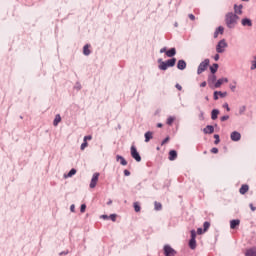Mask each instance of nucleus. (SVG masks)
Instances as JSON below:
<instances>
[{
	"label": "nucleus",
	"mask_w": 256,
	"mask_h": 256,
	"mask_svg": "<svg viewBox=\"0 0 256 256\" xmlns=\"http://www.w3.org/2000/svg\"><path fill=\"white\" fill-rule=\"evenodd\" d=\"M239 21V16L232 12H228L225 15V23L227 25L228 29H234L235 25H237V22Z\"/></svg>",
	"instance_id": "obj_1"
},
{
	"label": "nucleus",
	"mask_w": 256,
	"mask_h": 256,
	"mask_svg": "<svg viewBox=\"0 0 256 256\" xmlns=\"http://www.w3.org/2000/svg\"><path fill=\"white\" fill-rule=\"evenodd\" d=\"M196 237H197V232H195V230H191V239L189 241L190 249H196L197 247V240H195Z\"/></svg>",
	"instance_id": "obj_2"
},
{
	"label": "nucleus",
	"mask_w": 256,
	"mask_h": 256,
	"mask_svg": "<svg viewBox=\"0 0 256 256\" xmlns=\"http://www.w3.org/2000/svg\"><path fill=\"white\" fill-rule=\"evenodd\" d=\"M207 67H209V59H205L203 62L200 63L197 70L198 75H201V73L206 71Z\"/></svg>",
	"instance_id": "obj_3"
},
{
	"label": "nucleus",
	"mask_w": 256,
	"mask_h": 256,
	"mask_svg": "<svg viewBox=\"0 0 256 256\" xmlns=\"http://www.w3.org/2000/svg\"><path fill=\"white\" fill-rule=\"evenodd\" d=\"M164 255L165 256H175L177 255V251L173 249L170 245H165L164 246Z\"/></svg>",
	"instance_id": "obj_4"
},
{
	"label": "nucleus",
	"mask_w": 256,
	"mask_h": 256,
	"mask_svg": "<svg viewBox=\"0 0 256 256\" xmlns=\"http://www.w3.org/2000/svg\"><path fill=\"white\" fill-rule=\"evenodd\" d=\"M99 181V172L93 174L91 182H90V189H95L97 187V183Z\"/></svg>",
	"instance_id": "obj_5"
},
{
	"label": "nucleus",
	"mask_w": 256,
	"mask_h": 256,
	"mask_svg": "<svg viewBox=\"0 0 256 256\" xmlns=\"http://www.w3.org/2000/svg\"><path fill=\"white\" fill-rule=\"evenodd\" d=\"M131 156L138 163L141 162V155H139V152H137V148H135V146H131Z\"/></svg>",
	"instance_id": "obj_6"
},
{
	"label": "nucleus",
	"mask_w": 256,
	"mask_h": 256,
	"mask_svg": "<svg viewBox=\"0 0 256 256\" xmlns=\"http://www.w3.org/2000/svg\"><path fill=\"white\" fill-rule=\"evenodd\" d=\"M227 47V42L225 40H221L217 46H216V51L217 53H223L225 51V48Z\"/></svg>",
	"instance_id": "obj_7"
},
{
	"label": "nucleus",
	"mask_w": 256,
	"mask_h": 256,
	"mask_svg": "<svg viewBox=\"0 0 256 256\" xmlns=\"http://www.w3.org/2000/svg\"><path fill=\"white\" fill-rule=\"evenodd\" d=\"M230 139L232 141H241V133H239L237 131L232 132L230 135Z\"/></svg>",
	"instance_id": "obj_8"
},
{
	"label": "nucleus",
	"mask_w": 256,
	"mask_h": 256,
	"mask_svg": "<svg viewBox=\"0 0 256 256\" xmlns=\"http://www.w3.org/2000/svg\"><path fill=\"white\" fill-rule=\"evenodd\" d=\"M234 15H243V5H234Z\"/></svg>",
	"instance_id": "obj_9"
},
{
	"label": "nucleus",
	"mask_w": 256,
	"mask_h": 256,
	"mask_svg": "<svg viewBox=\"0 0 256 256\" xmlns=\"http://www.w3.org/2000/svg\"><path fill=\"white\" fill-rule=\"evenodd\" d=\"M241 24L243 25V27H253V22L249 18H243L241 20Z\"/></svg>",
	"instance_id": "obj_10"
},
{
	"label": "nucleus",
	"mask_w": 256,
	"mask_h": 256,
	"mask_svg": "<svg viewBox=\"0 0 256 256\" xmlns=\"http://www.w3.org/2000/svg\"><path fill=\"white\" fill-rule=\"evenodd\" d=\"M177 69H180V71L187 69V62H185V60H179L177 63Z\"/></svg>",
	"instance_id": "obj_11"
},
{
	"label": "nucleus",
	"mask_w": 256,
	"mask_h": 256,
	"mask_svg": "<svg viewBox=\"0 0 256 256\" xmlns=\"http://www.w3.org/2000/svg\"><path fill=\"white\" fill-rule=\"evenodd\" d=\"M223 83H229V79H227V78L218 79L217 82L215 83L214 87L216 89H219V87H221V84H223Z\"/></svg>",
	"instance_id": "obj_12"
},
{
	"label": "nucleus",
	"mask_w": 256,
	"mask_h": 256,
	"mask_svg": "<svg viewBox=\"0 0 256 256\" xmlns=\"http://www.w3.org/2000/svg\"><path fill=\"white\" fill-rule=\"evenodd\" d=\"M204 133L206 135H211L212 133L215 132V128L211 125H207L204 129H203Z\"/></svg>",
	"instance_id": "obj_13"
},
{
	"label": "nucleus",
	"mask_w": 256,
	"mask_h": 256,
	"mask_svg": "<svg viewBox=\"0 0 256 256\" xmlns=\"http://www.w3.org/2000/svg\"><path fill=\"white\" fill-rule=\"evenodd\" d=\"M224 31H225V28H223V26H219L214 32V39H217L219 37V33L220 35H223Z\"/></svg>",
	"instance_id": "obj_14"
},
{
	"label": "nucleus",
	"mask_w": 256,
	"mask_h": 256,
	"mask_svg": "<svg viewBox=\"0 0 256 256\" xmlns=\"http://www.w3.org/2000/svg\"><path fill=\"white\" fill-rule=\"evenodd\" d=\"M248 191H249V185L247 184L242 185L239 189V193L241 195H245V193H247Z\"/></svg>",
	"instance_id": "obj_15"
},
{
	"label": "nucleus",
	"mask_w": 256,
	"mask_h": 256,
	"mask_svg": "<svg viewBox=\"0 0 256 256\" xmlns=\"http://www.w3.org/2000/svg\"><path fill=\"white\" fill-rule=\"evenodd\" d=\"M246 256H256V247H252L246 250Z\"/></svg>",
	"instance_id": "obj_16"
},
{
	"label": "nucleus",
	"mask_w": 256,
	"mask_h": 256,
	"mask_svg": "<svg viewBox=\"0 0 256 256\" xmlns=\"http://www.w3.org/2000/svg\"><path fill=\"white\" fill-rule=\"evenodd\" d=\"M144 137H145V143H149V141L153 139V132L151 131L146 132Z\"/></svg>",
	"instance_id": "obj_17"
},
{
	"label": "nucleus",
	"mask_w": 256,
	"mask_h": 256,
	"mask_svg": "<svg viewBox=\"0 0 256 256\" xmlns=\"http://www.w3.org/2000/svg\"><path fill=\"white\" fill-rule=\"evenodd\" d=\"M177 159V151L171 150L169 152V160L170 161H175Z\"/></svg>",
	"instance_id": "obj_18"
},
{
	"label": "nucleus",
	"mask_w": 256,
	"mask_h": 256,
	"mask_svg": "<svg viewBox=\"0 0 256 256\" xmlns=\"http://www.w3.org/2000/svg\"><path fill=\"white\" fill-rule=\"evenodd\" d=\"M177 54V50L175 48H171L170 50L166 51L167 57H175Z\"/></svg>",
	"instance_id": "obj_19"
},
{
	"label": "nucleus",
	"mask_w": 256,
	"mask_h": 256,
	"mask_svg": "<svg viewBox=\"0 0 256 256\" xmlns=\"http://www.w3.org/2000/svg\"><path fill=\"white\" fill-rule=\"evenodd\" d=\"M165 63L168 67H175V63H177V59L172 58V59L167 60Z\"/></svg>",
	"instance_id": "obj_20"
},
{
	"label": "nucleus",
	"mask_w": 256,
	"mask_h": 256,
	"mask_svg": "<svg viewBox=\"0 0 256 256\" xmlns=\"http://www.w3.org/2000/svg\"><path fill=\"white\" fill-rule=\"evenodd\" d=\"M177 118L175 116H169L166 120V125H169L171 127V125H173V123H175V120Z\"/></svg>",
	"instance_id": "obj_21"
},
{
	"label": "nucleus",
	"mask_w": 256,
	"mask_h": 256,
	"mask_svg": "<svg viewBox=\"0 0 256 256\" xmlns=\"http://www.w3.org/2000/svg\"><path fill=\"white\" fill-rule=\"evenodd\" d=\"M116 161H120V164L123 165V166L127 165V160H125V158L123 156L117 155L116 156Z\"/></svg>",
	"instance_id": "obj_22"
},
{
	"label": "nucleus",
	"mask_w": 256,
	"mask_h": 256,
	"mask_svg": "<svg viewBox=\"0 0 256 256\" xmlns=\"http://www.w3.org/2000/svg\"><path fill=\"white\" fill-rule=\"evenodd\" d=\"M217 117H219V110H217V109L212 110V113H211L212 121H215V119H217Z\"/></svg>",
	"instance_id": "obj_23"
},
{
	"label": "nucleus",
	"mask_w": 256,
	"mask_h": 256,
	"mask_svg": "<svg viewBox=\"0 0 256 256\" xmlns=\"http://www.w3.org/2000/svg\"><path fill=\"white\" fill-rule=\"evenodd\" d=\"M91 47V45L86 44L83 48V54L84 55H91V50H89V48Z\"/></svg>",
	"instance_id": "obj_24"
},
{
	"label": "nucleus",
	"mask_w": 256,
	"mask_h": 256,
	"mask_svg": "<svg viewBox=\"0 0 256 256\" xmlns=\"http://www.w3.org/2000/svg\"><path fill=\"white\" fill-rule=\"evenodd\" d=\"M59 123H61V115L57 114V115L55 116L54 121H53L54 127H57V125H59Z\"/></svg>",
	"instance_id": "obj_25"
},
{
	"label": "nucleus",
	"mask_w": 256,
	"mask_h": 256,
	"mask_svg": "<svg viewBox=\"0 0 256 256\" xmlns=\"http://www.w3.org/2000/svg\"><path fill=\"white\" fill-rule=\"evenodd\" d=\"M239 223H241V221H239V220H231L230 228L231 229H235V227H238Z\"/></svg>",
	"instance_id": "obj_26"
},
{
	"label": "nucleus",
	"mask_w": 256,
	"mask_h": 256,
	"mask_svg": "<svg viewBox=\"0 0 256 256\" xmlns=\"http://www.w3.org/2000/svg\"><path fill=\"white\" fill-rule=\"evenodd\" d=\"M155 211H161L163 209V205L160 202H154Z\"/></svg>",
	"instance_id": "obj_27"
},
{
	"label": "nucleus",
	"mask_w": 256,
	"mask_h": 256,
	"mask_svg": "<svg viewBox=\"0 0 256 256\" xmlns=\"http://www.w3.org/2000/svg\"><path fill=\"white\" fill-rule=\"evenodd\" d=\"M168 68L169 66L166 64V62H161L159 65V69H161V71H167Z\"/></svg>",
	"instance_id": "obj_28"
},
{
	"label": "nucleus",
	"mask_w": 256,
	"mask_h": 256,
	"mask_svg": "<svg viewBox=\"0 0 256 256\" xmlns=\"http://www.w3.org/2000/svg\"><path fill=\"white\" fill-rule=\"evenodd\" d=\"M217 69H219V64H213V66L210 67V71L213 74L217 73Z\"/></svg>",
	"instance_id": "obj_29"
},
{
	"label": "nucleus",
	"mask_w": 256,
	"mask_h": 256,
	"mask_svg": "<svg viewBox=\"0 0 256 256\" xmlns=\"http://www.w3.org/2000/svg\"><path fill=\"white\" fill-rule=\"evenodd\" d=\"M87 147H89V143H87V141H84L81 144L80 149H81V151H85V149H87Z\"/></svg>",
	"instance_id": "obj_30"
},
{
	"label": "nucleus",
	"mask_w": 256,
	"mask_h": 256,
	"mask_svg": "<svg viewBox=\"0 0 256 256\" xmlns=\"http://www.w3.org/2000/svg\"><path fill=\"white\" fill-rule=\"evenodd\" d=\"M134 211H136V213H139V211H141V206L139 205V202L134 203Z\"/></svg>",
	"instance_id": "obj_31"
},
{
	"label": "nucleus",
	"mask_w": 256,
	"mask_h": 256,
	"mask_svg": "<svg viewBox=\"0 0 256 256\" xmlns=\"http://www.w3.org/2000/svg\"><path fill=\"white\" fill-rule=\"evenodd\" d=\"M203 227H204V233H205V232L208 231V229L211 227V223H209V222H204Z\"/></svg>",
	"instance_id": "obj_32"
},
{
	"label": "nucleus",
	"mask_w": 256,
	"mask_h": 256,
	"mask_svg": "<svg viewBox=\"0 0 256 256\" xmlns=\"http://www.w3.org/2000/svg\"><path fill=\"white\" fill-rule=\"evenodd\" d=\"M214 139H215V141H214L215 145H219V142L221 141V140L219 139V134H215V135H214Z\"/></svg>",
	"instance_id": "obj_33"
},
{
	"label": "nucleus",
	"mask_w": 256,
	"mask_h": 256,
	"mask_svg": "<svg viewBox=\"0 0 256 256\" xmlns=\"http://www.w3.org/2000/svg\"><path fill=\"white\" fill-rule=\"evenodd\" d=\"M77 173V170L75 168L71 169L68 173V177H71L72 175H75Z\"/></svg>",
	"instance_id": "obj_34"
},
{
	"label": "nucleus",
	"mask_w": 256,
	"mask_h": 256,
	"mask_svg": "<svg viewBox=\"0 0 256 256\" xmlns=\"http://www.w3.org/2000/svg\"><path fill=\"white\" fill-rule=\"evenodd\" d=\"M246 110H247V108L245 106L240 107L239 108L240 115H243V113H245Z\"/></svg>",
	"instance_id": "obj_35"
},
{
	"label": "nucleus",
	"mask_w": 256,
	"mask_h": 256,
	"mask_svg": "<svg viewBox=\"0 0 256 256\" xmlns=\"http://www.w3.org/2000/svg\"><path fill=\"white\" fill-rule=\"evenodd\" d=\"M86 209H87V205L82 204V205H81V208H80L81 213H85V210H86Z\"/></svg>",
	"instance_id": "obj_36"
},
{
	"label": "nucleus",
	"mask_w": 256,
	"mask_h": 256,
	"mask_svg": "<svg viewBox=\"0 0 256 256\" xmlns=\"http://www.w3.org/2000/svg\"><path fill=\"white\" fill-rule=\"evenodd\" d=\"M110 219H111V221L116 222L117 221V215L116 214L110 215Z\"/></svg>",
	"instance_id": "obj_37"
},
{
	"label": "nucleus",
	"mask_w": 256,
	"mask_h": 256,
	"mask_svg": "<svg viewBox=\"0 0 256 256\" xmlns=\"http://www.w3.org/2000/svg\"><path fill=\"white\" fill-rule=\"evenodd\" d=\"M223 108L226 109V111H231V108H229V104L228 103H224L223 104Z\"/></svg>",
	"instance_id": "obj_38"
},
{
	"label": "nucleus",
	"mask_w": 256,
	"mask_h": 256,
	"mask_svg": "<svg viewBox=\"0 0 256 256\" xmlns=\"http://www.w3.org/2000/svg\"><path fill=\"white\" fill-rule=\"evenodd\" d=\"M91 139H93V136H91V135H88V136H85L84 137V141H91Z\"/></svg>",
	"instance_id": "obj_39"
},
{
	"label": "nucleus",
	"mask_w": 256,
	"mask_h": 256,
	"mask_svg": "<svg viewBox=\"0 0 256 256\" xmlns=\"http://www.w3.org/2000/svg\"><path fill=\"white\" fill-rule=\"evenodd\" d=\"M203 233H205V231L202 228L197 229V234L198 235H203Z\"/></svg>",
	"instance_id": "obj_40"
},
{
	"label": "nucleus",
	"mask_w": 256,
	"mask_h": 256,
	"mask_svg": "<svg viewBox=\"0 0 256 256\" xmlns=\"http://www.w3.org/2000/svg\"><path fill=\"white\" fill-rule=\"evenodd\" d=\"M218 95L221 96V97H227V92H221V91H219V92H218Z\"/></svg>",
	"instance_id": "obj_41"
},
{
	"label": "nucleus",
	"mask_w": 256,
	"mask_h": 256,
	"mask_svg": "<svg viewBox=\"0 0 256 256\" xmlns=\"http://www.w3.org/2000/svg\"><path fill=\"white\" fill-rule=\"evenodd\" d=\"M169 137H166L163 141H162V143H161V145H165V144H167V143H169Z\"/></svg>",
	"instance_id": "obj_42"
},
{
	"label": "nucleus",
	"mask_w": 256,
	"mask_h": 256,
	"mask_svg": "<svg viewBox=\"0 0 256 256\" xmlns=\"http://www.w3.org/2000/svg\"><path fill=\"white\" fill-rule=\"evenodd\" d=\"M219 92L218 91H215L214 92V100L217 101V99H219Z\"/></svg>",
	"instance_id": "obj_43"
},
{
	"label": "nucleus",
	"mask_w": 256,
	"mask_h": 256,
	"mask_svg": "<svg viewBox=\"0 0 256 256\" xmlns=\"http://www.w3.org/2000/svg\"><path fill=\"white\" fill-rule=\"evenodd\" d=\"M210 151H211V153H214V154L219 153V149L218 148H212Z\"/></svg>",
	"instance_id": "obj_44"
},
{
	"label": "nucleus",
	"mask_w": 256,
	"mask_h": 256,
	"mask_svg": "<svg viewBox=\"0 0 256 256\" xmlns=\"http://www.w3.org/2000/svg\"><path fill=\"white\" fill-rule=\"evenodd\" d=\"M188 17L191 21H195V15L189 14Z\"/></svg>",
	"instance_id": "obj_45"
},
{
	"label": "nucleus",
	"mask_w": 256,
	"mask_h": 256,
	"mask_svg": "<svg viewBox=\"0 0 256 256\" xmlns=\"http://www.w3.org/2000/svg\"><path fill=\"white\" fill-rule=\"evenodd\" d=\"M229 119V116H222L220 118V121H227Z\"/></svg>",
	"instance_id": "obj_46"
},
{
	"label": "nucleus",
	"mask_w": 256,
	"mask_h": 256,
	"mask_svg": "<svg viewBox=\"0 0 256 256\" xmlns=\"http://www.w3.org/2000/svg\"><path fill=\"white\" fill-rule=\"evenodd\" d=\"M124 175L126 177H129V175H131V172H129V170H124Z\"/></svg>",
	"instance_id": "obj_47"
},
{
	"label": "nucleus",
	"mask_w": 256,
	"mask_h": 256,
	"mask_svg": "<svg viewBox=\"0 0 256 256\" xmlns=\"http://www.w3.org/2000/svg\"><path fill=\"white\" fill-rule=\"evenodd\" d=\"M251 69H252V70H253V69H256V61H255V60H254V61H252Z\"/></svg>",
	"instance_id": "obj_48"
},
{
	"label": "nucleus",
	"mask_w": 256,
	"mask_h": 256,
	"mask_svg": "<svg viewBox=\"0 0 256 256\" xmlns=\"http://www.w3.org/2000/svg\"><path fill=\"white\" fill-rule=\"evenodd\" d=\"M176 89H178V91H182L183 87L179 84H176Z\"/></svg>",
	"instance_id": "obj_49"
},
{
	"label": "nucleus",
	"mask_w": 256,
	"mask_h": 256,
	"mask_svg": "<svg viewBox=\"0 0 256 256\" xmlns=\"http://www.w3.org/2000/svg\"><path fill=\"white\" fill-rule=\"evenodd\" d=\"M70 211H72V213H75V205L72 204V205L70 206Z\"/></svg>",
	"instance_id": "obj_50"
},
{
	"label": "nucleus",
	"mask_w": 256,
	"mask_h": 256,
	"mask_svg": "<svg viewBox=\"0 0 256 256\" xmlns=\"http://www.w3.org/2000/svg\"><path fill=\"white\" fill-rule=\"evenodd\" d=\"M160 53H167V48H161Z\"/></svg>",
	"instance_id": "obj_51"
},
{
	"label": "nucleus",
	"mask_w": 256,
	"mask_h": 256,
	"mask_svg": "<svg viewBox=\"0 0 256 256\" xmlns=\"http://www.w3.org/2000/svg\"><path fill=\"white\" fill-rule=\"evenodd\" d=\"M230 89H231V91H235L236 86H235V85L230 84Z\"/></svg>",
	"instance_id": "obj_52"
},
{
	"label": "nucleus",
	"mask_w": 256,
	"mask_h": 256,
	"mask_svg": "<svg viewBox=\"0 0 256 256\" xmlns=\"http://www.w3.org/2000/svg\"><path fill=\"white\" fill-rule=\"evenodd\" d=\"M200 87H207V82H202V83L200 84Z\"/></svg>",
	"instance_id": "obj_53"
},
{
	"label": "nucleus",
	"mask_w": 256,
	"mask_h": 256,
	"mask_svg": "<svg viewBox=\"0 0 256 256\" xmlns=\"http://www.w3.org/2000/svg\"><path fill=\"white\" fill-rule=\"evenodd\" d=\"M250 209H251V211H256V208H255V206H253V204H250Z\"/></svg>",
	"instance_id": "obj_54"
},
{
	"label": "nucleus",
	"mask_w": 256,
	"mask_h": 256,
	"mask_svg": "<svg viewBox=\"0 0 256 256\" xmlns=\"http://www.w3.org/2000/svg\"><path fill=\"white\" fill-rule=\"evenodd\" d=\"M214 59L215 61H219V54H216Z\"/></svg>",
	"instance_id": "obj_55"
},
{
	"label": "nucleus",
	"mask_w": 256,
	"mask_h": 256,
	"mask_svg": "<svg viewBox=\"0 0 256 256\" xmlns=\"http://www.w3.org/2000/svg\"><path fill=\"white\" fill-rule=\"evenodd\" d=\"M211 79H212V81H217V77H216L215 75H213V76L211 77Z\"/></svg>",
	"instance_id": "obj_56"
},
{
	"label": "nucleus",
	"mask_w": 256,
	"mask_h": 256,
	"mask_svg": "<svg viewBox=\"0 0 256 256\" xmlns=\"http://www.w3.org/2000/svg\"><path fill=\"white\" fill-rule=\"evenodd\" d=\"M157 127L161 128V127H163V124L158 123V124H157Z\"/></svg>",
	"instance_id": "obj_57"
},
{
	"label": "nucleus",
	"mask_w": 256,
	"mask_h": 256,
	"mask_svg": "<svg viewBox=\"0 0 256 256\" xmlns=\"http://www.w3.org/2000/svg\"><path fill=\"white\" fill-rule=\"evenodd\" d=\"M69 252H61L60 255H67Z\"/></svg>",
	"instance_id": "obj_58"
},
{
	"label": "nucleus",
	"mask_w": 256,
	"mask_h": 256,
	"mask_svg": "<svg viewBox=\"0 0 256 256\" xmlns=\"http://www.w3.org/2000/svg\"><path fill=\"white\" fill-rule=\"evenodd\" d=\"M111 203H113V201L110 200V201L107 203V205H111Z\"/></svg>",
	"instance_id": "obj_59"
},
{
	"label": "nucleus",
	"mask_w": 256,
	"mask_h": 256,
	"mask_svg": "<svg viewBox=\"0 0 256 256\" xmlns=\"http://www.w3.org/2000/svg\"><path fill=\"white\" fill-rule=\"evenodd\" d=\"M102 217H103V219H107L108 218L107 215H103Z\"/></svg>",
	"instance_id": "obj_60"
},
{
	"label": "nucleus",
	"mask_w": 256,
	"mask_h": 256,
	"mask_svg": "<svg viewBox=\"0 0 256 256\" xmlns=\"http://www.w3.org/2000/svg\"><path fill=\"white\" fill-rule=\"evenodd\" d=\"M242 1H249V0H242Z\"/></svg>",
	"instance_id": "obj_61"
},
{
	"label": "nucleus",
	"mask_w": 256,
	"mask_h": 256,
	"mask_svg": "<svg viewBox=\"0 0 256 256\" xmlns=\"http://www.w3.org/2000/svg\"><path fill=\"white\" fill-rule=\"evenodd\" d=\"M255 60H256V56H255Z\"/></svg>",
	"instance_id": "obj_62"
}]
</instances>
